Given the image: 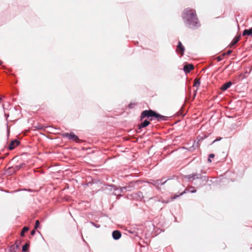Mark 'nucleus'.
I'll return each mask as SVG.
<instances>
[{
	"instance_id": "ddd939ff",
	"label": "nucleus",
	"mask_w": 252,
	"mask_h": 252,
	"mask_svg": "<svg viewBox=\"0 0 252 252\" xmlns=\"http://www.w3.org/2000/svg\"><path fill=\"white\" fill-rule=\"evenodd\" d=\"M188 145H191V146L189 145L188 147H185L187 149L189 150V151H192L194 149V143H187Z\"/></svg>"
},
{
	"instance_id": "a211bd4d",
	"label": "nucleus",
	"mask_w": 252,
	"mask_h": 252,
	"mask_svg": "<svg viewBox=\"0 0 252 252\" xmlns=\"http://www.w3.org/2000/svg\"><path fill=\"white\" fill-rule=\"evenodd\" d=\"M39 227V221L38 220H36L35 223L34 229H37Z\"/></svg>"
},
{
	"instance_id": "6e6552de",
	"label": "nucleus",
	"mask_w": 252,
	"mask_h": 252,
	"mask_svg": "<svg viewBox=\"0 0 252 252\" xmlns=\"http://www.w3.org/2000/svg\"><path fill=\"white\" fill-rule=\"evenodd\" d=\"M251 35H252V29H250L249 30L246 29L243 31V36Z\"/></svg>"
},
{
	"instance_id": "5701e85b",
	"label": "nucleus",
	"mask_w": 252,
	"mask_h": 252,
	"mask_svg": "<svg viewBox=\"0 0 252 252\" xmlns=\"http://www.w3.org/2000/svg\"><path fill=\"white\" fill-rule=\"evenodd\" d=\"M179 195H175L173 197H172L171 198L172 199H175L177 197H178Z\"/></svg>"
},
{
	"instance_id": "4468645a",
	"label": "nucleus",
	"mask_w": 252,
	"mask_h": 252,
	"mask_svg": "<svg viewBox=\"0 0 252 252\" xmlns=\"http://www.w3.org/2000/svg\"><path fill=\"white\" fill-rule=\"evenodd\" d=\"M29 230V228L28 227H24L23 228L22 231L21 232V236L23 237L25 235V233L27 232Z\"/></svg>"
},
{
	"instance_id": "a878e982",
	"label": "nucleus",
	"mask_w": 252,
	"mask_h": 252,
	"mask_svg": "<svg viewBox=\"0 0 252 252\" xmlns=\"http://www.w3.org/2000/svg\"><path fill=\"white\" fill-rule=\"evenodd\" d=\"M221 59L220 57H218V61H221Z\"/></svg>"
},
{
	"instance_id": "dca6fc26",
	"label": "nucleus",
	"mask_w": 252,
	"mask_h": 252,
	"mask_svg": "<svg viewBox=\"0 0 252 252\" xmlns=\"http://www.w3.org/2000/svg\"><path fill=\"white\" fill-rule=\"evenodd\" d=\"M29 247V245L28 243H26L22 247V251L23 252H26Z\"/></svg>"
},
{
	"instance_id": "6ab92c4d",
	"label": "nucleus",
	"mask_w": 252,
	"mask_h": 252,
	"mask_svg": "<svg viewBox=\"0 0 252 252\" xmlns=\"http://www.w3.org/2000/svg\"><path fill=\"white\" fill-rule=\"evenodd\" d=\"M232 52V51L231 50H228L227 51V52L226 53H223V55H230Z\"/></svg>"
},
{
	"instance_id": "393cba45",
	"label": "nucleus",
	"mask_w": 252,
	"mask_h": 252,
	"mask_svg": "<svg viewBox=\"0 0 252 252\" xmlns=\"http://www.w3.org/2000/svg\"><path fill=\"white\" fill-rule=\"evenodd\" d=\"M208 161L209 162H212V160H211V158H208Z\"/></svg>"
},
{
	"instance_id": "bb28decb",
	"label": "nucleus",
	"mask_w": 252,
	"mask_h": 252,
	"mask_svg": "<svg viewBox=\"0 0 252 252\" xmlns=\"http://www.w3.org/2000/svg\"><path fill=\"white\" fill-rule=\"evenodd\" d=\"M191 192H195L196 191L195 190L192 189V190L190 191Z\"/></svg>"
},
{
	"instance_id": "f3484780",
	"label": "nucleus",
	"mask_w": 252,
	"mask_h": 252,
	"mask_svg": "<svg viewBox=\"0 0 252 252\" xmlns=\"http://www.w3.org/2000/svg\"><path fill=\"white\" fill-rule=\"evenodd\" d=\"M166 182V181H163L162 182V180H158L156 181V184H158V185H163V184H164L165 182Z\"/></svg>"
},
{
	"instance_id": "1a4fd4ad",
	"label": "nucleus",
	"mask_w": 252,
	"mask_h": 252,
	"mask_svg": "<svg viewBox=\"0 0 252 252\" xmlns=\"http://www.w3.org/2000/svg\"><path fill=\"white\" fill-rule=\"evenodd\" d=\"M150 124V122L147 120L144 121L139 126V128L145 127Z\"/></svg>"
},
{
	"instance_id": "aec40b11",
	"label": "nucleus",
	"mask_w": 252,
	"mask_h": 252,
	"mask_svg": "<svg viewBox=\"0 0 252 252\" xmlns=\"http://www.w3.org/2000/svg\"><path fill=\"white\" fill-rule=\"evenodd\" d=\"M215 157V155L213 154H211L209 156V158H213Z\"/></svg>"
},
{
	"instance_id": "f8f14e48",
	"label": "nucleus",
	"mask_w": 252,
	"mask_h": 252,
	"mask_svg": "<svg viewBox=\"0 0 252 252\" xmlns=\"http://www.w3.org/2000/svg\"><path fill=\"white\" fill-rule=\"evenodd\" d=\"M240 36H236L234 37V38L232 40L231 43V46H233L235 44H236L240 40Z\"/></svg>"
},
{
	"instance_id": "423d86ee",
	"label": "nucleus",
	"mask_w": 252,
	"mask_h": 252,
	"mask_svg": "<svg viewBox=\"0 0 252 252\" xmlns=\"http://www.w3.org/2000/svg\"><path fill=\"white\" fill-rule=\"evenodd\" d=\"M112 236L114 239L118 240L121 237V233L119 230H115L112 232Z\"/></svg>"
},
{
	"instance_id": "c756f323",
	"label": "nucleus",
	"mask_w": 252,
	"mask_h": 252,
	"mask_svg": "<svg viewBox=\"0 0 252 252\" xmlns=\"http://www.w3.org/2000/svg\"><path fill=\"white\" fill-rule=\"evenodd\" d=\"M198 143H196L195 147H197V146H198Z\"/></svg>"
},
{
	"instance_id": "39448f33",
	"label": "nucleus",
	"mask_w": 252,
	"mask_h": 252,
	"mask_svg": "<svg viewBox=\"0 0 252 252\" xmlns=\"http://www.w3.org/2000/svg\"><path fill=\"white\" fill-rule=\"evenodd\" d=\"M193 68L194 66L192 64H186L184 66V70L186 73H189Z\"/></svg>"
},
{
	"instance_id": "7c9ffc66",
	"label": "nucleus",
	"mask_w": 252,
	"mask_h": 252,
	"mask_svg": "<svg viewBox=\"0 0 252 252\" xmlns=\"http://www.w3.org/2000/svg\"><path fill=\"white\" fill-rule=\"evenodd\" d=\"M81 142H86V141H84V140H83V141H82Z\"/></svg>"
},
{
	"instance_id": "c85d7f7f",
	"label": "nucleus",
	"mask_w": 252,
	"mask_h": 252,
	"mask_svg": "<svg viewBox=\"0 0 252 252\" xmlns=\"http://www.w3.org/2000/svg\"><path fill=\"white\" fill-rule=\"evenodd\" d=\"M2 64V62L0 61V65H1Z\"/></svg>"
},
{
	"instance_id": "b1692460",
	"label": "nucleus",
	"mask_w": 252,
	"mask_h": 252,
	"mask_svg": "<svg viewBox=\"0 0 252 252\" xmlns=\"http://www.w3.org/2000/svg\"><path fill=\"white\" fill-rule=\"evenodd\" d=\"M11 142H19V141L17 139H14V140H12Z\"/></svg>"
},
{
	"instance_id": "4be33fe9",
	"label": "nucleus",
	"mask_w": 252,
	"mask_h": 252,
	"mask_svg": "<svg viewBox=\"0 0 252 252\" xmlns=\"http://www.w3.org/2000/svg\"><path fill=\"white\" fill-rule=\"evenodd\" d=\"M35 230H33L31 231V234L32 235H34L35 234Z\"/></svg>"
},
{
	"instance_id": "0eeeda50",
	"label": "nucleus",
	"mask_w": 252,
	"mask_h": 252,
	"mask_svg": "<svg viewBox=\"0 0 252 252\" xmlns=\"http://www.w3.org/2000/svg\"><path fill=\"white\" fill-rule=\"evenodd\" d=\"M232 83L231 82H227L224 84L222 87H221V90L223 91H224L228 89L231 86Z\"/></svg>"
},
{
	"instance_id": "2eb2a0df",
	"label": "nucleus",
	"mask_w": 252,
	"mask_h": 252,
	"mask_svg": "<svg viewBox=\"0 0 252 252\" xmlns=\"http://www.w3.org/2000/svg\"><path fill=\"white\" fill-rule=\"evenodd\" d=\"M200 84V82L199 80H197V79H195L194 80V85L193 86L197 87V89H198L199 86Z\"/></svg>"
},
{
	"instance_id": "7ed1b4c3",
	"label": "nucleus",
	"mask_w": 252,
	"mask_h": 252,
	"mask_svg": "<svg viewBox=\"0 0 252 252\" xmlns=\"http://www.w3.org/2000/svg\"><path fill=\"white\" fill-rule=\"evenodd\" d=\"M63 136L66 137L68 140L75 141V142L79 140L78 137L73 132H70V133H65L63 134Z\"/></svg>"
},
{
	"instance_id": "20e7f679",
	"label": "nucleus",
	"mask_w": 252,
	"mask_h": 252,
	"mask_svg": "<svg viewBox=\"0 0 252 252\" xmlns=\"http://www.w3.org/2000/svg\"><path fill=\"white\" fill-rule=\"evenodd\" d=\"M177 51L183 56L185 51V48L182 44L181 42L179 41L177 48Z\"/></svg>"
},
{
	"instance_id": "cd10ccee",
	"label": "nucleus",
	"mask_w": 252,
	"mask_h": 252,
	"mask_svg": "<svg viewBox=\"0 0 252 252\" xmlns=\"http://www.w3.org/2000/svg\"><path fill=\"white\" fill-rule=\"evenodd\" d=\"M185 192V191H184V192L181 193L179 195L183 194Z\"/></svg>"
},
{
	"instance_id": "9d476101",
	"label": "nucleus",
	"mask_w": 252,
	"mask_h": 252,
	"mask_svg": "<svg viewBox=\"0 0 252 252\" xmlns=\"http://www.w3.org/2000/svg\"><path fill=\"white\" fill-rule=\"evenodd\" d=\"M20 143H10L8 146V149L9 150H12L15 147L19 146Z\"/></svg>"
},
{
	"instance_id": "f257e3e1",
	"label": "nucleus",
	"mask_w": 252,
	"mask_h": 252,
	"mask_svg": "<svg viewBox=\"0 0 252 252\" xmlns=\"http://www.w3.org/2000/svg\"><path fill=\"white\" fill-rule=\"evenodd\" d=\"M182 17L186 25L190 29H196L200 26L194 9H185L183 12Z\"/></svg>"
},
{
	"instance_id": "412c9836",
	"label": "nucleus",
	"mask_w": 252,
	"mask_h": 252,
	"mask_svg": "<svg viewBox=\"0 0 252 252\" xmlns=\"http://www.w3.org/2000/svg\"><path fill=\"white\" fill-rule=\"evenodd\" d=\"M220 140H221V138H217V139H215L213 142H218L219 141H220Z\"/></svg>"
},
{
	"instance_id": "f03ea898",
	"label": "nucleus",
	"mask_w": 252,
	"mask_h": 252,
	"mask_svg": "<svg viewBox=\"0 0 252 252\" xmlns=\"http://www.w3.org/2000/svg\"><path fill=\"white\" fill-rule=\"evenodd\" d=\"M146 117L149 119L151 121L155 119H157L159 121L166 120V117L158 114L152 110H145L142 112L140 116V120H142Z\"/></svg>"
},
{
	"instance_id": "9b49d317",
	"label": "nucleus",
	"mask_w": 252,
	"mask_h": 252,
	"mask_svg": "<svg viewBox=\"0 0 252 252\" xmlns=\"http://www.w3.org/2000/svg\"><path fill=\"white\" fill-rule=\"evenodd\" d=\"M25 164H21L20 165H16L15 166V167H10L9 168L10 169H13V171L14 172L17 171V170H19L20 169H21L22 167H23V166Z\"/></svg>"
}]
</instances>
